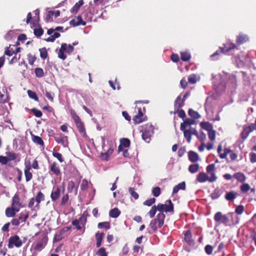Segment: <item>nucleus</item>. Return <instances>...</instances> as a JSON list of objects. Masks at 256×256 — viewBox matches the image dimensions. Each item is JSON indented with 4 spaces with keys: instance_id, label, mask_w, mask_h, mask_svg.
Masks as SVG:
<instances>
[{
    "instance_id": "f257e3e1",
    "label": "nucleus",
    "mask_w": 256,
    "mask_h": 256,
    "mask_svg": "<svg viewBox=\"0 0 256 256\" xmlns=\"http://www.w3.org/2000/svg\"><path fill=\"white\" fill-rule=\"evenodd\" d=\"M234 216V214L233 212H228L227 214H223L222 212H218L214 214V219L218 224H223L225 226H228L229 225L228 217L230 216L232 218Z\"/></svg>"
},
{
    "instance_id": "f03ea898",
    "label": "nucleus",
    "mask_w": 256,
    "mask_h": 256,
    "mask_svg": "<svg viewBox=\"0 0 256 256\" xmlns=\"http://www.w3.org/2000/svg\"><path fill=\"white\" fill-rule=\"evenodd\" d=\"M165 217L164 214L158 213L156 218L150 222V226L154 232H156L158 228H160L163 226Z\"/></svg>"
},
{
    "instance_id": "7ed1b4c3",
    "label": "nucleus",
    "mask_w": 256,
    "mask_h": 256,
    "mask_svg": "<svg viewBox=\"0 0 256 256\" xmlns=\"http://www.w3.org/2000/svg\"><path fill=\"white\" fill-rule=\"evenodd\" d=\"M201 128L208 132V136L210 140L213 141L216 138V132L213 130L212 125L208 122H202L200 123Z\"/></svg>"
},
{
    "instance_id": "20e7f679",
    "label": "nucleus",
    "mask_w": 256,
    "mask_h": 256,
    "mask_svg": "<svg viewBox=\"0 0 256 256\" xmlns=\"http://www.w3.org/2000/svg\"><path fill=\"white\" fill-rule=\"evenodd\" d=\"M216 180L217 176H214L213 174H212V176H208V175L204 172H200L198 174L196 178V181L200 183L204 182L206 181H208L210 182H216Z\"/></svg>"
},
{
    "instance_id": "39448f33",
    "label": "nucleus",
    "mask_w": 256,
    "mask_h": 256,
    "mask_svg": "<svg viewBox=\"0 0 256 256\" xmlns=\"http://www.w3.org/2000/svg\"><path fill=\"white\" fill-rule=\"evenodd\" d=\"M168 203L167 204H162L161 203L158 204V211L159 213L164 214V212H170L172 214L174 212V205L172 202L170 200H168L166 201Z\"/></svg>"
},
{
    "instance_id": "423d86ee",
    "label": "nucleus",
    "mask_w": 256,
    "mask_h": 256,
    "mask_svg": "<svg viewBox=\"0 0 256 256\" xmlns=\"http://www.w3.org/2000/svg\"><path fill=\"white\" fill-rule=\"evenodd\" d=\"M22 240L18 235H14L10 236L8 239V247L10 248H13L14 246L16 248H20L22 245Z\"/></svg>"
},
{
    "instance_id": "0eeeda50",
    "label": "nucleus",
    "mask_w": 256,
    "mask_h": 256,
    "mask_svg": "<svg viewBox=\"0 0 256 256\" xmlns=\"http://www.w3.org/2000/svg\"><path fill=\"white\" fill-rule=\"evenodd\" d=\"M47 237L43 235L41 238H38L34 244V248L35 250H41L44 248L47 243Z\"/></svg>"
},
{
    "instance_id": "6e6552de",
    "label": "nucleus",
    "mask_w": 256,
    "mask_h": 256,
    "mask_svg": "<svg viewBox=\"0 0 256 256\" xmlns=\"http://www.w3.org/2000/svg\"><path fill=\"white\" fill-rule=\"evenodd\" d=\"M11 206L20 210V208L24 207L22 201L20 200V195L17 192L14 194L12 200Z\"/></svg>"
},
{
    "instance_id": "1a4fd4ad",
    "label": "nucleus",
    "mask_w": 256,
    "mask_h": 256,
    "mask_svg": "<svg viewBox=\"0 0 256 256\" xmlns=\"http://www.w3.org/2000/svg\"><path fill=\"white\" fill-rule=\"evenodd\" d=\"M153 133V128L152 126L146 125L144 132L142 134V139L146 142H150L152 134Z\"/></svg>"
},
{
    "instance_id": "9d476101",
    "label": "nucleus",
    "mask_w": 256,
    "mask_h": 256,
    "mask_svg": "<svg viewBox=\"0 0 256 256\" xmlns=\"http://www.w3.org/2000/svg\"><path fill=\"white\" fill-rule=\"evenodd\" d=\"M56 142L64 146H66L68 144V138L64 134H57L54 136Z\"/></svg>"
},
{
    "instance_id": "9b49d317",
    "label": "nucleus",
    "mask_w": 256,
    "mask_h": 256,
    "mask_svg": "<svg viewBox=\"0 0 256 256\" xmlns=\"http://www.w3.org/2000/svg\"><path fill=\"white\" fill-rule=\"evenodd\" d=\"M25 168L24 169V174L26 178V182H30L32 178V174L30 172L32 170L31 165L30 162L28 163H25Z\"/></svg>"
},
{
    "instance_id": "f8f14e48",
    "label": "nucleus",
    "mask_w": 256,
    "mask_h": 256,
    "mask_svg": "<svg viewBox=\"0 0 256 256\" xmlns=\"http://www.w3.org/2000/svg\"><path fill=\"white\" fill-rule=\"evenodd\" d=\"M49 170L50 172L56 176H58L61 174L60 166L56 162H54L49 164Z\"/></svg>"
},
{
    "instance_id": "ddd939ff",
    "label": "nucleus",
    "mask_w": 256,
    "mask_h": 256,
    "mask_svg": "<svg viewBox=\"0 0 256 256\" xmlns=\"http://www.w3.org/2000/svg\"><path fill=\"white\" fill-rule=\"evenodd\" d=\"M184 240L190 246H193L195 244L194 240L192 239V236L190 230L184 231Z\"/></svg>"
},
{
    "instance_id": "4468645a",
    "label": "nucleus",
    "mask_w": 256,
    "mask_h": 256,
    "mask_svg": "<svg viewBox=\"0 0 256 256\" xmlns=\"http://www.w3.org/2000/svg\"><path fill=\"white\" fill-rule=\"evenodd\" d=\"M138 113L133 118V120L135 124H138L145 120L144 116V114L142 112L140 108H138Z\"/></svg>"
},
{
    "instance_id": "2eb2a0df",
    "label": "nucleus",
    "mask_w": 256,
    "mask_h": 256,
    "mask_svg": "<svg viewBox=\"0 0 256 256\" xmlns=\"http://www.w3.org/2000/svg\"><path fill=\"white\" fill-rule=\"evenodd\" d=\"M60 195V189L58 186L54 187L50 194V198L52 202H56Z\"/></svg>"
},
{
    "instance_id": "dca6fc26",
    "label": "nucleus",
    "mask_w": 256,
    "mask_h": 256,
    "mask_svg": "<svg viewBox=\"0 0 256 256\" xmlns=\"http://www.w3.org/2000/svg\"><path fill=\"white\" fill-rule=\"evenodd\" d=\"M70 24L73 26H76L80 25L85 26L86 22L83 20L82 17H75L70 22Z\"/></svg>"
},
{
    "instance_id": "f3484780",
    "label": "nucleus",
    "mask_w": 256,
    "mask_h": 256,
    "mask_svg": "<svg viewBox=\"0 0 256 256\" xmlns=\"http://www.w3.org/2000/svg\"><path fill=\"white\" fill-rule=\"evenodd\" d=\"M130 144V141L128 138H122L120 140V144L118 146V150L120 152L124 148H128Z\"/></svg>"
},
{
    "instance_id": "a211bd4d",
    "label": "nucleus",
    "mask_w": 256,
    "mask_h": 256,
    "mask_svg": "<svg viewBox=\"0 0 256 256\" xmlns=\"http://www.w3.org/2000/svg\"><path fill=\"white\" fill-rule=\"evenodd\" d=\"M19 210L10 206L6 208L5 214L6 216L8 218H13L16 216V214L18 212Z\"/></svg>"
},
{
    "instance_id": "6ab92c4d",
    "label": "nucleus",
    "mask_w": 256,
    "mask_h": 256,
    "mask_svg": "<svg viewBox=\"0 0 256 256\" xmlns=\"http://www.w3.org/2000/svg\"><path fill=\"white\" fill-rule=\"evenodd\" d=\"M67 48V44L66 43H63L62 44L58 52V56L59 58L62 60H64L66 58V56L64 54L65 50H66Z\"/></svg>"
},
{
    "instance_id": "aec40b11",
    "label": "nucleus",
    "mask_w": 256,
    "mask_h": 256,
    "mask_svg": "<svg viewBox=\"0 0 256 256\" xmlns=\"http://www.w3.org/2000/svg\"><path fill=\"white\" fill-rule=\"evenodd\" d=\"M248 40V37L247 35L240 34L236 36V42L238 45H240Z\"/></svg>"
},
{
    "instance_id": "412c9836",
    "label": "nucleus",
    "mask_w": 256,
    "mask_h": 256,
    "mask_svg": "<svg viewBox=\"0 0 256 256\" xmlns=\"http://www.w3.org/2000/svg\"><path fill=\"white\" fill-rule=\"evenodd\" d=\"M223 192L222 190L218 187L216 188L210 194L211 198L213 200L218 198L222 194Z\"/></svg>"
},
{
    "instance_id": "4be33fe9",
    "label": "nucleus",
    "mask_w": 256,
    "mask_h": 256,
    "mask_svg": "<svg viewBox=\"0 0 256 256\" xmlns=\"http://www.w3.org/2000/svg\"><path fill=\"white\" fill-rule=\"evenodd\" d=\"M233 177L238 182L242 184L245 182L246 179L245 174L242 172H236L234 174Z\"/></svg>"
},
{
    "instance_id": "5701e85b",
    "label": "nucleus",
    "mask_w": 256,
    "mask_h": 256,
    "mask_svg": "<svg viewBox=\"0 0 256 256\" xmlns=\"http://www.w3.org/2000/svg\"><path fill=\"white\" fill-rule=\"evenodd\" d=\"M104 236V232H98L96 234L95 236L96 239V248H100L102 244L103 238Z\"/></svg>"
},
{
    "instance_id": "b1692460",
    "label": "nucleus",
    "mask_w": 256,
    "mask_h": 256,
    "mask_svg": "<svg viewBox=\"0 0 256 256\" xmlns=\"http://www.w3.org/2000/svg\"><path fill=\"white\" fill-rule=\"evenodd\" d=\"M28 212H20L19 214L18 218H17L19 224H24L26 220L28 218Z\"/></svg>"
},
{
    "instance_id": "393cba45",
    "label": "nucleus",
    "mask_w": 256,
    "mask_h": 256,
    "mask_svg": "<svg viewBox=\"0 0 256 256\" xmlns=\"http://www.w3.org/2000/svg\"><path fill=\"white\" fill-rule=\"evenodd\" d=\"M186 188V184L184 182H182L176 186H174L172 190V194H176L179 190H185Z\"/></svg>"
},
{
    "instance_id": "a878e982",
    "label": "nucleus",
    "mask_w": 256,
    "mask_h": 256,
    "mask_svg": "<svg viewBox=\"0 0 256 256\" xmlns=\"http://www.w3.org/2000/svg\"><path fill=\"white\" fill-rule=\"evenodd\" d=\"M188 156V160L192 162H196L198 160V155L194 151L190 150Z\"/></svg>"
},
{
    "instance_id": "bb28decb",
    "label": "nucleus",
    "mask_w": 256,
    "mask_h": 256,
    "mask_svg": "<svg viewBox=\"0 0 256 256\" xmlns=\"http://www.w3.org/2000/svg\"><path fill=\"white\" fill-rule=\"evenodd\" d=\"M32 140V142L36 144L43 146L44 145V142L42 138L39 136H36L34 134L31 133Z\"/></svg>"
},
{
    "instance_id": "cd10ccee",
    "label": "nucleus",
    "mask_w": 256,
    "mask_h": 256,
    "mask_svg": "<svg viewBox=\"0 0 256 256\" xmlns=\"http://www.w3.org/2000/svg\"><path fill=\"white\" fill-rule=\"evenodd\" d=\"M238 195L237 192L233 191L227 192L225 195V198L228 201H232Z\"/></svg>"
},
{
    "instance_id": "c85d7f7f",
    "label": "nucleus",
    "mask_w": 256,
    "mask_h": 256,
    "mask_svg": "<svg viewBox=\"0 0 256 256\" xmlns=\"http://www.w3.org/2000/svg\"><path fill=\"white\" fill-rule=\"evenodd\" d=\"M84 220V223L86 222V218H84V216H81L79 220H74L72 222L73 226H75L78 230H80L82 226L80 225V221L82 222Z\"/></svg>"
},
{
    "instance_id": "c756f323",
    "label": "nucleus",
    "mask_w": 256,
    "mask_h": 256,
    "mask_svg": "<svg viewBox=\"0 0 256 256\" xmlns=\"http://www.w3.org/2000/svg\"><path fill=\"white\" fill-rule=\"evenodd\" d=\"M114 149L110 147L106 152L101 154V158L102 160H108L110 156L112 154Z\"/></svg>"
},
{
    "instance_id": "7c9ffc66",
    "label": "nucleus",
    "mask_w": 256,
    "mask_h": 256,
    "mask_svg": "<svg viewBox=\"0 0 256 256\" xmlns=\"http://www.w3.org/2000/svg\"><path fill=\"white\" fill-rule=\"evenodd\" d=\"M76 126L78 130L80 133L82 135L83 137L86 138L87 136L86 129L82 122L78 123L76 124Z\"/></svg>"
},
{
    "instance_id": "2f4dec72",
    "label": "nucleus",
    "mask_w": 256,
    "mask_h": 256,
    "mask_svg": "<svg viewBox=\"0 0 256 256\" xmlns=\"http://www.w3.org/2000/svg\"><path fill=\"white\" fill-rule=\"evenodd\" d=\"M184 105V102L182 100L180 96H178L174 101V107L175 110L180 108L182 107Z\"/></svg>"
},
{
    "instance_id": "473e14b6",
    "label": "nucleus",
    "mask_w": 256,
    "mask_h": 256,
    "mask_svg": "<svg viewBox=\"0 0 256 256\" xmlns=\"http://www.w3.org/2000/svg\"><path fill=\"white\" fill-rule=\"evenodd\" d=\"M237 80L236 76L232 74L228 76V84H230L232 88H235L236 86Z\"/></svg>"
},
{
    "instance_id": "72a5a7b5",
    "label": "nucleus",
    "mask_w": 256,
    "mask_h": 256,
    "mask_svg": "<svg viewBox=\"0 0 256 256\" xmlns=\"http://www.w3.org/2000/svg\"><path fill=\"white\" fill-rule=\"evenodd\" d=\"M180 59L184 62H188L191 58L190 54L188 52H180Z\"/></svg>"
},
{
    "instance_id": "f704fd0d",
    "label": "nucleus",
    "mask_w": 256,
    "mask_h": 256,
    "mask_svg": "<svg viewBox=\"0 0 256 256\" xmlns=\"http://www.w3.org/2000/svg\"><path fill=\"white\" fill-rule=\"evenodd\" d=\"M120 214V211L117 208L112 209L109 212L110 216L112 218H118Z\"/></svg>"
},
{
    "instance_id": "c9c22d12",
    "label": "nucleus",
    "mask_w": 256,
    "mask_h": 256,
    "mask_svg": "<svg viewBox=\"0 0 256 256\" xmlns=\"http://www.w3.org/2000/svg\"><path fill=\"white\" fill-rule=\"evenodd\" d=\"M200 170V164H190L188 167V171L192 174L197 172Z\"/></svg>"
},
{
    "instance_id": "e433bc0d",
    "label": "nucleus",
    "mask_w": 256,
    "mask_h": 256,
    "mask_svg": "<svg viewBox=\"0 0 256 256\" xmlns=\"http://www.w3.org/2000/svg\"><path fill=\"white\" fill-rule=\"evenodd\" d=\"M70 114L72 118V119L74 120V122H75L76 124H78V123H80L82 122L81 121V120L79 116L76 114V113L75 112V111L73 110H70Z\"/></svg>"
},
{
    "instance_id": "4c0bfd02",
    "label": "nucleus",
    "mask_w": 256,
    "mask_h": 256,
    "mask_svg": "<svg viewBox=\"0 0 256 256\" xmlns=\"http://www.w3.org/2000/svg\"><path fill=\"white\" fill-rule=\"evenodd\" d=\"M70 114L72 118V119L74 120V122H75L76 124H78V123H80L82 122L81 121V120L79 116L76 114V113L75 112V111L73 110H70Z\"/></svg>"
},
{
    "instance_id": "58836bf2",
    "label": "nucleus",
    "mask_w": 256,
    "mask_h": 256,
    "mask_svg": "<svg viewBox=\"0 0 256 256\" xmlns=\"http://www.w3.org/2000/svg\"><path fill=\"white\" fill-rule=\"evenodd\" d=\"M47 38H45L44 40L47 42H54L56 38L60 36V34L59 32H54L53 34Z\"/></svg>"
},
{
    "instance_id": "ea45409f",
    "label": "nucleus",
    "mask_w": 256,
    "mask_h": 256,
    "mask_svg": "<svg viewBox=\"0 0 256 256\" xmlns=\"http://www.w3.org/2000/svg\"><path fill=\"white\" fill-rule=\"evenodd\" d=\"M250 130H249V129H248L246 128V126H244V127L243 130L242 132L240 134V137L243 140H245L248 136L249 134L250 133Z\"/></svg>"
},
{
    "instance_id": "a19ab883",
    "label": "nucleus",
    "mask_w": 256,
    "mask_h": 256,
    "mask_svg": "<svg viewBox=\"0 0 256 256\" xmlns=\"http://www.w3.org/2000/svg\"><path fill=\"white\" fill-rule=\"evenodd\" d=\"M250 190V186L248 183H242V184L240 186V190L242 192L246 193Z\"/></svg>"
},
{
    "instance_id": "79ce46f5",
    "label": "nucleus",
    "mask_w": 256,
    "mask_h": 256,
    "mask_svg": "<svg viewBox=\"0 0 256 256\" xmlns=\"http://www.w3.org/2000/svg\"><path fill=\"white\" fill-rule=\"evenodd\" d=\"M214 170L215 165L214 164H208L206 168V172L207 173L210 174V176H212V174H214V176H216L214 172Z\"/></svg>"
},
{
    "instance_id": "37998d69",
    "label": "nucleus",
    "mask_w": 256,
    "mask_h": 256,
    "mask_svg": "<svg viewBox=\"0 0 256 256\" xmlns=\"http://www.w3.org/2000/svg\"><path fill=\"white\" fill-rule=\"evenodd\" d=\"M188 114L190 116L194 119H198L200 117V115L192 109H190Z\"/></svg>"
},
{
    "instance_id": "c03bdc74",
    "label": "nucleus",
    "mask_w": 256,
    "mask_h": 256,
    "mask_svg": "<svg viewBox=\"0 0 256 256\" xmlns=\"http://www.w3.org/2000/svg\"><path fill=\"white\" fill-rule=\"evenodd\" d=\"M98 228L100 229L106 228V230H108L110 228V222H99Z\"/></svg>"
},
{
    "instance_id": "a18cd8bd",
    "label": "nucleus",
    "mask_w": 256,
    "mask_h": 256,
    "mask_svg": "<svg viewBox=\"0 0 256 256\" xmlns=\"http://www.w3.org/2000/svg\"><path fill=\"white\" fill-rule=\"evenodd\" d=\"M98 256H108V252H106V249L104 247H100V248L96 252Z\"/></svg>"
},
{
    "instance_id": "49530a36",
    "label": "nucleus",
    "mask_w": 256,
    "mask_h": 256,
    "mask_svg": "<svg viewBox=\"0 0 256 256\" xmlns=\"http://www.w3.org/2000/svg\"><path fill=\"white\" fill-rule=\"evenodd\" d=\"M36 202H37V205H38L41 201L44 200V196L41 192H39L36 196Z\"/></svg>"
},
{
    "instance_id": "de8ad7c7",
    "label": "nucleus",
    "mask_w": 256,
    "mask_h": 256,
    "mask_svg": "<svg viewBox=\"0 0 256 256\" xmlns=\"http://www.w3.org/2000/svg\"><path fill=\"white\" fill-rule=\"evenodd\" d=\"M34 34L36 36L39 38L43 34L44 30L40 26H39L38 28H34Z\"/></svg>"
},
{
    "instance_id": "09e8293b",
    "label": "nucleus",
    "mask_w": 256,
    "mask_h": 256,
    "mask_svg": "<svg viewBox=\"0 0 256 256\" xmlns=\"http://www.w3.org/2000/svg\"><path fill=\"white\" fill-rule=\"evenodd\" d=\"M6 154L8 162L15 160L18 157L17 154L13 152H6Z\"/></svg>"
},
{
    "instance_id": "8fccbe9b",
    "label": "nucleus",
    "mask_w": 256,
    "mask_h": 256,
    "mask_svg": "<svg viewBox=\"0 0 256 256\" xmlns=\"http://www.w3.org/2000/svg\"><path fill=\"white\" fill-rule=\"evenodd\" d=\"M39 51L40 52V56L42 59L45 60L47 58L48 54L46 48H40Z\"/></svg>"
},
{
    "instance_id": "3c124183",
    "label": "nucleus",
    "mask_w": 256,
    "mask_h": 256,
    "mask_svg": "<svg viewBox=\"0 0 256 256\" xmlns=\"http://www.w3.org/2000/svg\"><path fill=\"white\" fill-rule=\"evenodd\" d=\"M34 72L37 78H40L44 76V72L42 68H37L35 69Z\"/></svg>"
},
{
    "instance_id": "603ef678",
    "label": "nucleus",
    "mask_w": 256,
    "mask_h": 256,
    "mask_svg": "<svg viewBox=\"0 0 256 256\" xmlns=\"http://www.w3.org/2000/svg\"><path fill=\"white\" fill-rule=\"evenodd\" d=\"M156 210H158V204L152 207L150 210L148 212L149 216L150 218H152L155 216Z\"/></svg>"
},
{
    "instance_id": "864d4df0",
    "label": "nucleus",
    "mask_w": 256,
    "mask_h": 256,
    "mask_svg": "<svg viewBox=\"0 0 256 256\" xmlns=\"http://www.w3.org/2000/svg\"><path fill=\"white\" fill-rule=\"evenodd\" d=\"M28 94L29 97L33 100H34L35 101L38 102V97L36 93L31 90H28Z\"/></svg>"
},
{
    "instance_id": "5fc2aeb1",
    "label": "nucleus",
    "mask_w": 256,
    "mask_h": 256,
    "mask_svg": "<svg viewBox=\"0 0 256 256\" xmlns=\"http://www.w3.org/2000/svg\"><path fill=\"white\" fill-rule=\"evenodd\" d=\"M152 194L155 197L158 196L161 193L160 188L158 186L154 187L152 190Z\"/></svg>"
},
{
    "instance_id": "6e6d98bb",
    "label": "nucleus",
    "mask_w": 256,
    "mask_h": 256,
    "mask_svg": "<svg viewBox=\"0 0 256 256\" xmlns=\"http://www.w3.org/2000/svg\"><path fill=\"white\" fill-rule=\"evenodd\" d=\"M27 57H28V64L30 65H32V66L33 65L34 62L36 60V56L34 55H32L31 54H28L27 55Z\"/></svg>"
},
{
    "instance_id": "4d7b16f0",
    "label": "nucleus",
    "mask_w": 256,
    "mask_h": 256,
    "mask_svg": "<svg viewBox=\"0 0 256 256\" xmlns=\"http://www.w3.org/2000/svg\"><path fill=\"white\" fill-rule=\"evenodd\" d=\"M183 132L184 137L186 138L187 142L190 143L192 140V134L188 130H184Z\"/></svg>"
},
{
    "instance_id": "13d9d810",
    "label": "nucleus",
    "mask_w": 256,
    "mask_h": 256,
    "mask_svg": "<svg viewBox=\"0 0 256 256\" xmlns=\"http://www.w3.org/2000/svg\"><path fill=\"white\" fill-rule=\"evenodd\" d=\"M128 192L131 194L132 196L134 197V198L135 200L138 199L139 197L138 194L135 191V189L134 188H128Z\"/></svg>"
},
{
    "instance_id": "bf43d9fd",
    "label": "nucleus",
    "mask_w": 256,
    "mask_h": 256,
    "mask_svg": "<svg viewBox=\"0 0 256 256\" xmlns=\"http://www.w3.org/2000/svg\"><path fill=\"white\" fill-rule=\"evenodd\" d=\"M156 200L155 198H150L148 200H145L143 202V204L144 206H150L156 202Z\"/></svg>"
},
{
    "instance_id": "052dcab7",
    "label": "nucleus",
    "mask_w": 256,
    "mask_h": 256,
    "mask_svg": "<svg viewBox=\"0 0 256 256\" xmlns=\"http://www.w3.org/2000/svg\"><path fill=\"white\" fill-rule=\"evenodd\" d=\"M11 45H10L8 47L6 48L5 51H4V54L8 56H11L13 54H14V50L10 48Z\"/></svg>"
},
{
    "instance_id": "680f3d73",
    "label": "nucleus",
    "mask_w": 256,
    "mask_h": 256,
    "mask_svg": "<svg viewBox=\"0 0 256 256\" xmlns=\"http://www.w3.org/2000/svg\"><path fill=\"white\" fill-rule=\"evenodd\" d=\"M224 151L223 153L220 154V157L222 159L226 158L227 155L232 152V150L228 148H224Z\"/></svg>"
},
{
    "instance_id": "e2e57ef3",
    "label": "nucleus",
    "mask_w": 256,
    "mask_h": 256,
    "mask_svg": "<svg viewBox=\"0 0 256 256\" xmlns=\"http://www.w3.org/2000/svg\"><path fill=\"white\" fill-rule=\"evenodd\" d=\"M196 76L195 74H192L188 77V82L191 84H194L196 82Z\"/></svg>"
},
{
    "instance_id": "0e129e2a",
    "label": "nucleus",
    "mask_w": 256,
    "mask_h": 256,
    "mask_svg": "<svg viewBox=\"0 0 256 256\" xmlns=\"http://www.w3.org/2000/svg\"><path fill=\"white\" fill-rule=\"evenodd\" d=\"M31 110L34 115L36 118H40L42 115V112L36 108H32Z\"/></svg>"
},
{
    "instance_id": "69168bd1",
    "label": "nucleus",
    "mask_w": 256,
    "mask_h": 256,
    "mask_svg": "<svg viewBox=\"0 0 256 256\" xmlns=\"http://www.w3.org/2000/svg\"><path fill=\"white\" fill-rule=\"evenodd\" d=\"M213 250H214L213 246L210 244L206 245L204 248L205 252L208 255H210L212 254Z\"/></svg>"
},
{
    "instance_id": "338daca9",
    "label": "nucleus",
    "mask_w": 256,
    "mask_h": 256,
    "mask_svg": "<svg viewBox=\"0 0 256 256\" xmlns=\"http://www.w3.org/2000/svg\"><path fill=\"white\" fill-rule=\"evenodd\" d=\"M80 188L82 190H86L88 188V182L86 179L82 180L80 184Z\"/></svg>"
},
{
    "instance_id": "774afa93",
    "label": "nucleus",
    "mask_w": 256,
    "mask_h": 256,
    "mask_svg": "<svg viewBox=\"0 0 256 256\" xmlns=\"http://www.w3.org/2000/svg\"><path fill=\"white\" fill-rule=\"evenodd\" d=\"M69 199L68 194H64L61 200L60 204L62 206H64L68 202Z\"/></svg>"
}]
</instances>
